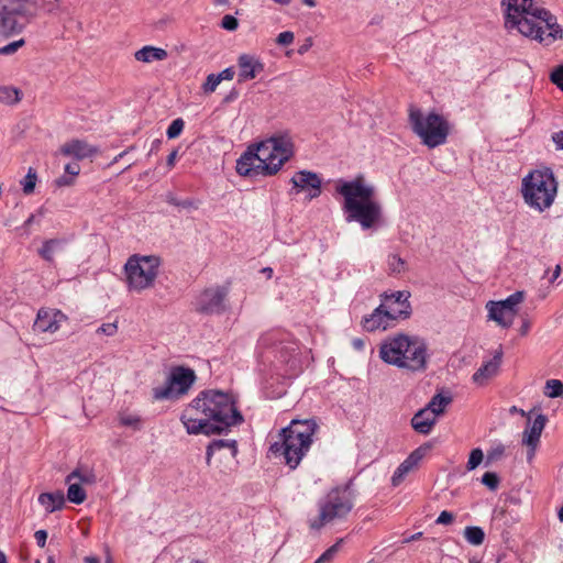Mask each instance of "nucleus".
<instances>
[{"mask_svg": "<svg viewBox=\"0 0 563 563\" xmlns=\"http://www.w3.org/2000/svg\"><path fill=\"white\" fill-rule=\"evenodd\" d=\"M388 266L391 273L400 274L406 271V262L399 255L393 254L388 258Z\"/></svg>", "mask_w": 563, "mask_h": 563, "instance_id": "nucleus-38", "label": "nucleus"}, {"mask_svg": "<svg viewBox=\"0 0 563 563\" xmlns=\"http://www.w3.org/2000/svg\"><path fill=\"white\" fill-rule=\"evenodd\" d=\"M34 538L36 540V543L40 548H44L45 544H46V539H47V532L45 530H37L35 533H34Z\"/></svg>", "mask_w": 563, "mask_h": 563, "instance_id": "nucleus-52", "label": "nucleus"}, {"mask_svg": "<svg viewBox=\"0 0 563 563\" xmlns=\"http://www.w3.org/2000/svg\"><path fill=\"white\" fill-rule=\"evenodd\" d=\"M38 5L33 0H0V37L20 34L37 15Z\"/></svg>", "mask_w": 563, "mask_h": 563, "instance_id": "nucleus-9", "label": "nucleus"}, {"mask_svg": "<svg viewBox=\"0 0 563 563\" xmlns=\"http://www.w3.org/2000/svg\"><path fill=\"white\" fill-rule=\"evenodd\" d=\"M503 358V350L495 351L492 360L484 363L472 376V379L477 385L486 384L492 377L496 376Z\"/></svg>", "mask_w": 563, "mask_h": 563, "instance_id": "nucleus-20", "label": "nucleus"}, {"mask_svg": "<svg viewBox=\"0 0 563 563\" xmlns=\"http://www.w3.org/2000/svg\"><path fill=\"white\" fill-rule=\"evenodd\" d=\"M352 499L350 484L332 489L320 505L319 518L310 522V528L320 529L327 522L345 517L353 507Z\"/></svg>", "mask_w": 563, "mask_h": 563, "instance_id": "nucleus-11", "label": "nucleus"}, {"mask_svg": "<svg viewBox=\"0 0 563 563\" xmlns=\"http://www.w3.org/2000/svg\"><path fill=\"white\" fill-rule=\"evenodd\" d=\"M296 192H307V198L312 200L321 195L322 180L317 173L299 170L290 179Z\"/></svg>", "mask_w": 563, "mask_h": 563, "instance_id": "nucleus-13", "label": "nucleus"}, {"mask_svg": "<svg viewBox=\"0 0 563 563\" xmlns=\"http://www.w3.org/2000/svg\"><path fill=\"white\" fill-rule=\"evenodd\" d=\"M482 484L490 490H496L499 486L500 479L494 472H486L481 479Z\"/></svg>", "mask_w": 563, "mask_h": 563, "instance_id": "nucleus-40", "label": "nucleus"}, {"mask_svg": "<svg viewBox=\"0 0 563 563\" xmlns=\"http://www.w3.org/2000/svg\"><path fill=\"white\" fill-rule=\"evenodd\" d=\"M379 356L387 364L411 372L424 371L427 367L426 343L402 333L387 338L380 344Z\"/></svg>", "mask_w": 563, "mask_h": 563, "instance_id": "nucleus-6", "label": "nucleus"}, {"mask_svg": "<svg viewBox=\"0 0 563 563\" xmlns=\"http://www.w3.org/2000/svg\"><path fill=\"white\" fill-rule=\"evenodd\" d=\"M184 126H185V122L183 119L178 118V119H175L170 125L168 126L167 129V137L168 139H175L177 136L180 135V133L183 132L184 130Z\"/></svg>", "mask_w": 563, "mask_h": 563, "instance_id": "nucleus-41", "label": "nucleus"}, {"mask_svg": "<svg viewBox=\"0 0 563 563\" xmlns=\"http://www.w3.org/2000/svg\"><path fill=\"white\" fill-rule=\"evenodd\" d=\"M168 56V53L166 49L161 47H155L152 45L143 46L141 49L136 51L134 53V58L137 62L142 63H152L155 60H164Z\"/></svg>", "mask_w": 563, "mask_h": 563, "instance_id": "nucleus-25", "label": "nucleus"}, {"mask_svg": "<svg viewBox=\"0 0 563 563\" xmlns=\"http://www.w3.org/2000/svg\"><path fill=\"white\" fill-rule=\"evenodd\" d=\"M167 202L170 203V205L177 206V207L186 208V209H188V208L197 209L198 208L196 201L191 200V199H186V200L179 201L175 197L168 196L167 197Z\"/></svg>", "mask_w": 563, "mask_h": 563, "instance_id": "nucleus-46", "label": "nucleus"}, {"mask_svg": "<svg viewBox=\"0 0 563 563\" xmlns=\"http://www.w3.org/2000/svg\"><path fill=\"white\" fill-rule=\"evenodd\" d=\"M464 537L468 543L473 545H481L484 542L485 533L482 528L471 526L465 528Z\"/></svg>", "mask_w": 563, "mask_h": 563, "instance_id": "nucleus-33", "label": "nucleus"}, {"mask_svg": "<svg viewBox=\"0 0 563 563\" xmlns=\"http://www.w3.org/2000/svg\"><path fill=\"white\" fill-rule=\"evenodd\" d=\"M508 298L515 303L516 307H518V305L523 301L525 294H523V291H516L512 295H510Z\"/></svg>", "mask_w": 563, "mask_h": 563, "instance_id": "nucleus-56", "label": "nucleus"}, {"mask_svg": "<svg viewBox=\"0 0 563 563\" xmlns=\"http://www.w3.org/2000/svg\"><path fill=\"white\" fill-rule=\"evenodd\" d=\"M234 70L232 67H229V68H225L223 69L221 73L218 74V76H220L221 78V81L222 80H232L233 77H234Z\"/></svg>", "mask_w": 563, "mask_h": 563, "instance_id": "nucleus-55", "label": "nucleus"}, {"mask_svg": "<svg viewBox=\"0 0 563 563\" xmlns=\"http://www.w3.org/2000/svg\"><path fill=\"white\" fill-rule=\"evenodd\" d=\"M429 449V445H421L412 451L395 471L391 477V484L394 486H398L404 481L406 475L419 465Z\"/></svg>", "mask_w": 563, "mask_h": 563, "instance_id": "nucleus-18", "label": "nucleus"}, {"mask_svg": "<svg viewBox=\"0 0 563 563\" xmlns=\"http://www.w3.org/2000/svg\"><path fill=\"white\" fill-rule=\"evenodd\" d=\"M521 194L526 205L542 212L549 209L558 194V181L550 168L534 169L522 178Z\"/></svg>", "mask_w": 563, "mask_h": 563, "instance_id": "nucleus-7", "label": "nucleus"}, {"mask_svg": "<svg viewBox=\"0 0 563 563\" xmlns=\"http://www.w3.org/2000/svg\"><path fill=\"white\" fill-rule=\"evenodd\" d=\"M62 155L74 157L76 159H84L93 155L97 150L90 146L87 142L81 140H71L63 144L59 148Z\"/></svg>", "mask_w": 563, "mask_h": 563, "instance_id": "nucleus-22", "label": "nucleus"}, {"mask_svg": "<svg viewBox=\"0 0 563 563\" xmlns=\"http://www.w3.org/2000/svg\"><path fill=\"white\" fill-rule=\"evenodd\" d=\"M38 503L45 507L47 512L59 510L65 505V496L62 490L54 493H42L38 496Z\"/></svg>", "mask_w": 563, "mask_h": 563, "instance_id": "nucleus-27", "label": "nucleus"}, {"mask_svg": "<svg viewBox=\"0 0 563 563\" xmlns=\"http://www.w3.org/2000/svg\"><path fill=\"white\" fill-rule=\"evenodd\" d=\"M453 398L449 390H441L430 399L424 408L434 413L435 417H439L444 413L446 406H449Z\"/></svg>", "mask_w": 563, "mask_h": 563, "instance_id": "nucleus-26", "label": "nucleus"}, {"mask_svg": "<svg viewBox=\"0 0 563 563\" xmlns=\"http://www.w3.org/2000/svg\"><path fill=\"white\" fill-rule=\"evenodd\" d=\"M543 394L547 397L555 398L563 395V383L560 379H549L545 383Z\"/></svg>", "mask_w": 563, "mask_h": 563, "instance_id": "nucleus-35", "label": "nucleus"}, {"mask_svg": "<svg viewBox=\"0 0 563 563\" xmlns=\"http://www.w3.org/2000/svg\"><path fill=\"white\" fill-rule=\"evenodd\" d=\"M343 539L336 541L328 550H325L314 563H330L340 550Z\"/></svg>", "mask_w": 563, "mask_h": 563, "instance_id": "nucleus-37", "label": "nucleus"}, {"mask_svg": "<svg viewBox=\"0 0 563 563\" xmlns=\"http://www.w3.org/2000/svg\"><path fill=\"white\" fill-rule=\"evenodd\" d=\"M398 318L383 303L369 316L364 317L362 324L366 331L373 332L379 329L386 330Z\"/></svg>", "mask_w": 563, "mask_h": 563, "instance_id": "nucleus-16", "label": "nucleus"}, {"mask_svg": "<svg viewBox=\"0 0 563 563\" xmlns=\"http://www.w3.org/2000/svg\"><path fill=\"white\" fill-rule=\"evenodd\" d=\"M553 142L556 144L559 150H563V131L556 132L552 136Z\"/></svg>", "mask_w": 563, "mask_h": 563, "instance_id": "nucleus-58", "label": "nucleus"}, {"mask_svg": "<svg viewBox=\"0 0 563 563\" xmlns=\"http://www.w3.org/2000/svg\"><path fill=\"white\" fill-rule=\"evenodd\" d=\"M317 429L318 424L313 420H292L279 431L278 440L271 444L269 452L283 459L290 470H295L309 451Z\"/></svg>", "mask_w": 563, "mask_h": 563, "instance_id": "nucleus-5", "label": "nucleus"}, {"mask_svg": "<svg viewBox=\"0 0 563 563\" xmlns=\"http://www.w3.org/2000/svg\"><path fill=\"white\" fill-rule=\"evenodd\" d=\"M561 274V265L558 264L554 268L552 276L549 278V283H553Z\"/></svg>", "mask_w": 563, "mask_h": 563, "instance_id": "nucleus-61", "label": "nucleus"}, {"mask_svg": "<svg viewBox=\"0 0 563 563\" xmlns=\"http://www.w3.org/2000/svg\"><path fill=\"white\" fill-rule=\"evenodd\" d=\"M230 449L231 455L234 457L238 453V445L235 440H213L207 448V464H210L212 454L221 449Z\"/></svg>", "mask_w": 563, "mask_h": 563, "instance_id": "nucleus-30", "label": "nucleus"}, {"mask_svg": "<svg viewBox=\"0 0 563 563\" xmlns=\"http://www.w3.org/2000/svg\"><path fill=\"white\" fill-rule=\"evenodd\" d=\"M71 481H77L80 485H92L97 482V476L93 470L80 466L68 474L65 479L66 483H70Z\"/></svg>", "mask_w": 563, "mask_h": 563, "instance_id": "nucleus-28", "label": "nucleus"}, {"mask_svg": "<svg viewBox=\"0 0 563 563\" xmlns=\"http://www.w3.org/2000/svg\"><path fill=\"white\" fill-rule=\"evenodd\" d=\"M547 418L544 415H538L533 422H530L528 417V426L522 433V443L530 448L528 459L531 460L534 455V450L540 441L542 430L545 426Z\"/></svg>", "mask_w": 563, "mask_h": 563, "instance_id": "nucleus-17", "label": "nucleus"}, {"mask_svg": "<svg viewBox=\"0 0 563 563\" xmlns=\"http://www.w3.org/2000/svg\"><path fill=\"white\" fill-rule=\"evenodd\" d=\"M118 419L121 426L132 428L135 431H140L143 428V420L136 413L121 411L119 412Z\"/></svg>", "mask_w": 563, "mask_h": 563, "instance_id": "nucleus-32", "label": "nucleus"}, {"mask_svg": "<svg viewBox=\"0 0 563 563\" xmlns=\"http://www.w3.org/2000/svg\"><path fill=\"white\" fill-rule=\"evenodd\" d=\"M486 308L488 310V318L496 321L500 327L507 329L512 325L515 319L512 312H508L500 303L488 301Z\"/></svg>", "mask_w": 563, "mask_h": 563, "instance_id": "nucleus-24", "label": "nucleus"}, {"mask_svg": "<svg viewBox=\"0 0 563 563\" xmlns=\"http://www.w3.org/2000/svg\"><path fill=\"white\" fill-rule=\"evenodd\" d=\"M505 25L517 29L522 35L544 41L547 44L555 37V18L545 9L534 5L533 0H503Z\"/></svg>", "mask_w": 563, "mask_h": 563, "instance_id": "nucleus-4", "label": "nucleus"}, {"mask_svg": "<svg viewBox=\"0 0 563 563\" xmlns=\"http://www.w3.org/2000/svg\"><path fill=\"white\" fill-rule=\"evenodd\" d=\"M497 302L500 303L508 312H512L514 317L516 316L517 307L508 297L505 300L497 301Z\"/></svg>", "mask_w": 563, "mask_h": 563, "instance_id": "nucleus-53", "label": "nucleus"}, {"mask_svg": "<svg viewBox=\"0 0 563 563\" xmlns=\"http://www.w3.org/2000/svg\"><path fill=\"white\" fill-rule=\"evenodd\" d=\"M295 35L290 31H285L278 34L276 43L283 46L290 45L294 42Z\"/></svg>", "mask_w": 563, "mask_h": 563, "instance_id": "nucleus-48", "label": "nucleus"}, {"mask_svg": "<svg viewBox=\"0 0 563 563\" xmlns=\"http://www.w3.org/2000/svg\"><path fill=\"white\" fill-rule=\"evenodd\" d=\"M220 82H221V78H220V76H218V74H210L207 76V79H206L205 84L202 85V90L206 93H211V92L216 91V89Z\"/></svg>", "mask_w": 563, "mask_h": 563, "instance_id": "nucleus-42", "label": "nucleus"}, {"mask_svg": "<svg viewBox=\"0 0 563 563\" xmlns=\"http://www.w3.org/2000/svg\"><path fill=\"white\" fill-rule=\"evenodd\" d=\"M530 327H531L530 321L528 319H525L522 321V324H521L520 329H519L520 334L521 335H526L529 332Z\"/></svg>", "mask_w": 563, "mask_h": 563, "instance_id": "nucleus-59", "label": "nucleus"}, {"mask_svg": "<svg viewBox=\"0 0 563 563\" xmlns=\"http://www.w3.org/2000/svg\"><path fill=\"white\" fill-rule=\"evenodd\" d=\"M24 44H25V41L23 38H20L18 41L9 43L8 45L0 47V54L1 55L14 54L19 48L24 46Z\"/></svg>", "mask_w": 563, "mask_h": 563, "instance_id": "nucleus-44", "label": "nucleus"}, {"mask_svg": "<svg viewBox=\"0 0 563 563\" xmlns=\"http://www.w3.org/2000/svg\"><path fill=\"white\" fill-rule=\"evenodd\" d=\"M161 258L155 255H137L129 257L124 265L129 290L143 291L155 285L159 273Z\"/></svg>", "mask_w": 563, "mask_h": 563, "instance_id": "nucleus-10", "label": "nucleus"}, {"mask_svg": "<svg viewBox=\"0 0 563 563\" xmlns=\"http://www.w3.org/2000/svg\"><path fill=\"white\" fill-rule=\"evenodd\" d=\"M60 244V241L57 239H51L43 243L40 249V255L47 262H53V253L55 249Z\"/></svg>", "mask_w": 563, "mask_h": 563, "instance_id": "nucleus-36", "label": "nucleus"}, {"mask_svg": "<svg viewBox=\"0 0 563 563\" xmlns=\"http://www.w3.org/2000/svg\"><path fill=\"white\" fill-rule=\"evenodd\" d=\"M385 306L401 320H406L411 314V305L409 302L410 292L405 290L383 295Z\"/></svg>", "mask_w": 563, "mask_h": 563, "instance_id": "nucleus-15", "label": "nucleus"}, {"mask_svg": "<svg viewBox=\"0 0 563 563\" xmlns=\"http://www.w3.org/2000/svg\"><path fill=\"white\" fill-rule=\"evenodd\" d=\"M437 420L438 417H435L434 413L430 412V410L426 408H422L411 418V427L416 432L427 435L432 431Z\"/></svg>", "mask_w": 563, "mask_h": 563, "instance_id": "nucleus-23", "label": "nucleus"}, {"mask_svg": "<svg viewBox=\"0 0 563 563\" xmlns=\"http://www.w3.org/2000/svg\"><path fill=\"white\" fill-rule=\"evenodd\" d=\"M221 26L228 31H235L239 26L238 19L233 15L227 14L221 21Z\"/></svg>", "mask_w": 563, "mask_h": 563, "instance_id": "nucleus-47", "label": "nucleus"}, {"mask_svg": "<svg viewBox=\"0 0 563 563\" xmlns=\"http://www.w3.org/2000/svg\"><path fill=\"white\" fill-rule=\"evenodd\" d=\"M409 124L412 132L418 135L421 143L429 148H434L446 142L450 134V123L435 112H423L411 106L409 108Z\"/></svg>", "mask_w": 563, "mask_h": 563, "instance_id": "nucleus-8", "label": "nucleus"}, {"mask_svg": "<svg viewBox=\"0 0 563 563\" xmlns=\"http://www.w3.org/2000/svg\"><path fill=\"white\" fill-rule=\"evenodd\" d=\"M85 562L86 563H99V560L95 556H86Z\"/></svg>", "mask_w": 563, "mask_h": 563, "instance_id": "nucleus-64", "label": "nucleus"}, {"mask_svg": "<svg viewBox=\"0 0 563 563\" xmlns=\"http://www.w3.org/2000/svg\"><path fill=\"white\" fill-rule=\"evenodd\" d=\"M23 92L12 86H0V103L15 106L22 100Z\"/></svg>", "mask_w": 563, "mask_h": 563, "instance_id": "nucleus-29", "label": "nucleus"}, {"mask_svg": "<svg viewBox=\"0 0 563 563\" xmlns=\"http://www.w3.org/2000/svg\"><path fill=\"white\" fill-rule=\"evenodd\" d=\"M118 325L117 323H103L97 329V333H102L108 336H112L117 333Z\"/></svg>", "mask_w": 563, "mask_h": 563, "instance_id": "nucleus-49", "label": "nucleus"}, {"mask_svg": "<svg viewBox=\"0 0 563 563\" xmlns=\"http://www.w3.org/2000/svg\"><path fill=\"white\" fill-rule=\"evenodd\" d=\"M75 178L68 175H63L54 180L56 187H65L74 185Z\"/></svg>", "mask_w": 563, "mask_h": 563, "instance_id": "nucleus-51", "label": "nucleus"}, {"mask_svg": "<svg viewBox=\"0 0 563 563\" xmlns=\"http://www.w3.org/2000/svg\"><path fill=\"white\" fill-rule=\"evenodd\" d=\"M551 81L556 85L560 90L563 91V64H560L555 67L551 74Z\"/></svg>", "mask_w": 563, "mask_h": 563, "instance_id": "nucleus-45", "label": "nucleus"}, {"mask_svg": "<svg viewBox=\"0 0 563 563\" xmlns=\"http://www.w3.org/2000/svg\"><path fill=\"white\" fill-rule=\"evenodd\" d=\"M176 158H177V151H173L168 156H167V159H166V164L169 168L174 167L175 165V162H176Z\"/></svg>", "mask_w": 563, "mask_h": 563, "instance_id": "nucleus-60", "label": "nucleus"}, {"mask_svg": "<svg viewBox=\"0 0 563 563\" xmlns=\"http://www.w3.org/2000/svg\"><path fill=\"white\" fill-rule=\"evenodd\" d=\"M239 74L238 81L244 82L254 79L264 70V64L258 57L249 54H242L238 58Z\"/></svg>", "mask_w": 563, "mask_h": 563, "instance_id": "nucleus-19", "label": "nucleus"}, {"mask_svg": "<svg viewBox=\"0 0 563 563\" xmlns=\"http://www.w3.org/2000/svg\"><path fill=\"white\" fill-rule=\"evenodd\" d=\"M311 45H312V42H311V40H310V38H308V40H307V43H306V44H303V45L298 49V53H299V54H303V53H306V52L311 47Z\"/></svg>", "mask_w": 563, "mask_h": 563, "instance_id": "nucleus-62", "label": "nucleus"}, {"mask_svg": "<svg viewBox=\"0 0 563 563\" xmlns=\"http://www.w3.org/2000/svg\"><path fill=\"white\" fill-rule=\"evenodd\" d=\"M294 156L288 134H275L256 146H250L236 161V172L244 177L274 176Z\"/></svg>", "mask_w": 563, "mask_h": 563, "instance_id": "nucleus-2", "label": "nucleus"}, {"mask_svg": "<svg viewBox=\"0 0 563 563\" xmlns=\"http://www.w3.org/2000/svg\"><path fill=\"white\" fill-rule=\"evenodd\" d=\"M37 181V174L33 167H30L25 177L20 181L25 195L33 194Z\"/></svg>", "mask_w": 563, "mask_h": 563, "instance_id": "nucleus-34", "label": "nucleus"}, {"mask_svg": "<svg viewBox=\"0 0 563 563\" xmlns=\"http://www.w3.org/2000/svg\"><path fill=\"white\" fill-rule=\"evenodd\" d=\"M65 172L68 174V176H71L75 178L80 172V167L78 164H67L65 166Z\"/></svg>", "mask_w": 563, "mask_h": 563, "instance_id": "nucleus-54", "label": "nucleus"}, {"mask_svg": "<svg viewBox=\"0 0 563 563\" xmlns=\"http://www.w3.org/2000/svg\"><path fill=\"white\" fill-rule=\"evenodd\" d=\"M454 520V516L452 512L443 510L439 517L437 518L435 522L438 525H449L452 523Z\"/></svg>", "mask_w": 563, "mask_h": 563, "instance_id": "nucleus-50", "label": "nucleus"}, {"mask_svg": "<svg viewBox=\"0 0 563 563\" xmlns=\"http://www.w3.org/2000/svg\"><path fill=\"white\" fill-rule=\"evenodd\" d=\"M195 380L194 369L184 366L173 367L166 383L153 388V398L156 400L177 399L188 393Z\"/></svg>", "mask_w": 563, "mask_h": 563, "instance_id": "nucleus-12", "label": "nucleus"}, {"mask_svg": "<svg viewBox=\"0 0 563 563\" xmlns=\"http://www.w3.org/2000/svg\"><path fill=\"white\" fill-rule=\"evenodd\" d=\"M353 345H354L356 349L361 350V349H363V346H364V342H363L361 339H355V340L353 341Z\"/></svg>", "mask_w": 563, "mask_h": 563, "instance_id": "nucleus-63", "label": "nucleus"}, {"mask_svg": "<svg viewBox=\"0 0 563 563\" xmlns=\"http://www.w3.org/2000/svg\"><path fill=\"white\" fill-rule=\"evenodd\" d=\"M286 350H287V351H288V350H290V351L295 352V351H296V349H295V347H292V346L288 347V346H285V345H282V346L278 349V353L280 354V362L289 363L290 358H289V357H287V355L285 354V351H286Z\"/></svg>", "mask_w": 563, "mask_h": 563, "instance_id": "nucleus-57", "label": "nucleus"}, {"mask_svg": "<svg viewBox=\"0 0 563 563\" xmlns=\"http://www.w3.org/2000/svg\"><path fill=\"white\" fill-rule=\"evenodd\" d=\"M67 484H68L67 499L70 503H74L76 505L82 504L87 498V494H86L85 489L82 488V485H80L79 483L74 482V481H71L70 483H67Z\"/></svg>", "mask_w": 563, "mask_h": 563, "instance_id": "nucleus-31", "label": "nucleus"}, {"mask_svg": "<svg viewBox=\"0 0 563 563\" xmlns=\"http://www.w3.org/2000/svg\"><path fill=\"white\" fill-rule=\"evenodd\" d=\"M483 459H484V453H483L482 449H479V448L473 449L470 453V457H468V461L466 464V470L467 471L475 470L482 463Z\"/></svg>", "mask_w": 563, "mask_h": 563, "instance_id": "nucleus-39", "label": "nucleus"}, {"mask_svg": "<svg viewBox=\"0 0 563 563\" xmlns=\"http://www.w3.org/2000/svg\"><path fill=\"white\" fill-rule=\"evenodd\" d=\"M227 291L221 288L206 289L198 299V310L203 313H219L224 309Z\"/></svg>", "mask_w": 563, "mask_h": 563, "instance_id": "nucleus-14", "label": "nucleus"}, {"mask_svg": "<svg viewBox=\"0 0 563 563\" xmlns=\"http://www.w3.org/2000/svg\"><path fill=\"white\" fill-rule=\"evenodd\" d=\"M336 192L344 201L342 209L347 222H357L363 230L376 227L383 216V208L376 197V188L368 184L363 175L349 181H341Z\"/></svg>", "mask_w": 563, "mask_h": 563, "instance_id": "nucleus-3", "label": "nucleus"}, {"mask_svg": "<svg viewBox=\"0 0 563 563\" xmlns=\"http://www.w3.org/2000/svg\"><path fill=\"white\" fill-rule=\"evenodd\" d=\"M180 420L190 434H220L243 422L230 394L220 390L202 391L184 410Z\"/></svg>", "mask_w": 563, "mask_h": 563, "instance_id": "nucleus-1", "label": "nucleus"}, {"mask_svg": "<svg viewBox=\"0 0 563 563\" xmlns=\"http://www.w3.org/2000/svg\"><path fill=\"white\" fill-rule=\"evenodd\" d=\"M505 453V446L503 444H498L492 450L488 451L486 456V464H490L501 459Z\"/></svg>", "mask_w": 563, "mask_h": 563, "instance_id": "nucleus-43", "label": "nucleus"}, {"mask_svg": "<svg viewBox=\"0 0 563 563\" xmlns=\"http://www.w3.org/2000/svg\"><path fill=\"white\" fill-rule=\"evenodd\" d=\"M65 316L60 311L40 309L34 329L40 332H55L59 329V322Z\"/></svg>", "mask_w": 563, "mask_h": 563, "instance_id": "nucleus-21", "label": "nucleus"}]
</instances>
